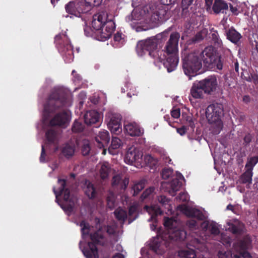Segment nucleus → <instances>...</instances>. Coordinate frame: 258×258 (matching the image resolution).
Here are the masks:
<instances>
[{"label": "nucleus", "instance_id": "nucleus-1", "mask_svg": "<svg viewBox=\"0 0 258 258\" xmlns=\"http://www.w3.org/2000/svg\"><path fill=\"white\" fill-rule=\"evenodd\" d=\"M181 60L183 71L190 79L202 69V61L209 69L216 67L217 70H222L225 65V57L219 55L211 46L206 47L202 52H188L185 50L181 52Z\"/></svg>", "mask_w": 258, "mask_h": 258}, {"label": "nucleus", "instance_id": "nucleus-2", "mask_svg": "<svg viewBox=\"0 0 258 258\" xmlns=\"http://www.w3.org/2000/svg\"><path fill=\"white\" fill-rule=\"evenodd\" d=\"M162 33H166V39L160 46L161 49L160 54L165 57L162 60L163 65L168 72L170 73L176 69L179 61L178 46L180 34L178 32L172 33L168 39V32L164 31Z\"/></svg>", "mask_w": 258, "mask_h": 258}, {"label": "nucleus", "instance_id": "nucleus-3", "mask_svg": "<svg viewBox=\"0 0 258 258\" xmlns=\"http://www.w3.org/2000/svg\"><path fill=\"white\" fill-rule=\"evenodd\" d=\"M165 33H159L155 36L148 38L146 39L139 41L136 46V51L139 56H143L146 53L155 60L162 62L165 57L160 54V47L161 44L166 39Z\"/></svg>", "mask_w": 258, "mask_h": 258}, {"label": "nucleus", "instance_id": "nucleus-4", "mask_svg": "<svg viewBox=\"0 0 258 258\" xmlns=\"http://www.w3.org/2000/svg\"><path fill=\"white\" fill-rule=\"evenodd\" d=\"M92 28L99 31L100 37L103 40L109 39L115 28L114 22L108 19V13L106 11H100L93 16Z\"/></svg>", "mask_w": 258, "mask_h": 258}, {"label": "nucleus", "instance_id": "nucleus-5", "mask_svg": "<svg viewBox=\"0 0 258 258\" xmlns=\"http://www.w3.org/2000/svg\"><path fill=\"white\" fill-rule=\"evenodd\" d=\"M70 101V94L68 92L61 88L55 89L49 96L44 110L49 113L54 112L60 107L69 105Z\"/></svg>", "mask_w": 258, "mask_h": 258}, {"label": "nucleus", "instance_id": "nucleus-6", "mask_svg": "<svg viewBox=\"0 0 258 258\" xmlns=\"http://www.w3.org/2000/svg\"><path fill=\"white\" fill-rule=\"evenodd\" d=\"M223 114L222 104L214 103L209 105L206 110V116L210 124H215L218 128V133L222 127L221 117Z\"/></svg>", "mask_w": 258, "mask_h": 258}, {"label": "nucleus", "instance_id": "nucleus-7", "mask_svg": "<svg viewBox=\"0 0 258 258\" xmlns=\"http://www.w3.org/2000/svg\"><path fill=\"white\" fill-rule=\"evenodd\" d=\"M90 236L91 241L88 242V248L83 250V253L87 258H99L97 245L101 244L104 236L99 231L91 233Z\"/></svg>", "mask_w": 258, "mask_h": 258}, {"label": "nucleus", "instance_id": "nucleus-8", "mask_svg": "<svg viewBox=\"0 0 258 258\" xmlns=\"http://www.w3.org/2000/svg\"><path fill=\"white\" fill-rule=\"evenodd\" d=\"M252 238L249 234H246L237 239L233 243L234 249L241 254L243 258H252L248 250L252 248Z\"/></svg>", "mask_w": 258, "mask_h": 258}, {"label": "nucleus", "instance_id": "nucleus-9", "mask_svg": "<svg viewBox=\"0 0 258 258\" xmlns=\"http://www.w3.org/2000/svg\"><path fill=\"white\" fill-rule=\"evenodd\" d=\"M121 115L117 112L109 111L106 113L105 121L112 133L117 135L121 132Z\"/></svg>", "mask_w": 258, "mask_h": 258}, {"label": "nucleus", "instance_id": "nucleus-10", "mask_svg": "<svg viewBox=\"0 0 258 258\" xmlns=\"http://www.w3.org/2000/svg\"><path fill=\"white\" fill-rule=\"evenodd\" d=\"M55 42L58 51L62 55L71 58L74 55L73 47L66 34H58L55 37Z\"/></svg>", "mask_w": 258, "mask_h": 258}, {"label": "nucleus", "instance_id": "nucleus-11", "mask_svg": "<svg viewBox=\"0 0 258 258\" xmlns=\"http://www.w3.org/2000/svg\"><path fill=\"white\" fill-rule=\"evenodd\" d=\"M64 9L69 15L80 17L82 14L88 13L82 0H73L65 5Z\"/></svg>", "mask_w": 258, "mask_h": 258}, {"label": "nucleus", "instance_id": "nucleus-12", "mask_svg": "<svg viewBox=\"0 0 258 258\" xmlns=\"http://www.w3.org/2000/svg\"><path fill=\"white\" fill-rule=\"evenodd\" d=\"M67 180L64 179H58L57 185L58 187L56 189L55 187L53 188V191L55 195L56 200H57L58 197L63 194V200L66 202L70 201V191L69 188L66 187Z\"/></svg>", "mask_w": 258, "mask_h": 258}, {"label": "nucleus", "instance_id": "nucleus-13", "mask_svg": "<svg viewBox=\"0 0 258 258\" xmlns=\"http://www.w3.org/2000/svg\"><path fill=\"white\" fill-rule=\"evenodd\" d=\"M69 116L68 113L63 111L56 113L54 117L50 119L49 124L51 126L66 127L69 123Z\"/></svg>", "mask_w": 258, "mask_h": 258}, {"label": "nucleus", "instance_id": "nucleus-14", "mask_svg": "<svg viewBox=\"0 0 258 258\" xmlns=\"http://www.w3.org/2000/svg\"><path fill=\"white\" fill-rule=\"evenodd\" d=\"M178 209L188 217H193L198 220H204L205 216L202 211L196 208H192L186 205H180Z\"/></svg>", "mask_w": 258, "mask_h": 258}, {"label": "nucleus", "instance_id": "nucleus-15", "mask_svg": "<svg viewBox=\"0 0 258 258\" xmlns=\"http://www.w3.org/2000/svg\"><path fill=\"white\" fill-rule=\"evenodd\" d=\"M206 94H210L215 91L217 86V81L215 76H210L200 81Z\"/></svg>", "mask_w": 258, "mask_h": 258}, {"label": "nucleus", "instance_id": "nucleus-16", "mask_svg": "<svg viewBox=\"0 0 258 258\" xmlns=\"http://www.w3.org/2000/svg\"><path fill=\"white\" fill-rule=\"evenodd\" d=\"M142 156V155L139 150L134 147H131L127 149L124 160L126 164L132 165L140 159Z\"/></svg>", "mask_w": 258, "mask_h": 258}, {"label": "nucleus", "instance_id": "nucleus-17", "mask_svg": "<svg viewBox=\"0 0 258 258\" xmlns=\"http://www.w3.org/2000/svg\"><path fill=\"white\" fill-rule=\"evenodd\" d=\"M96 146L99 148L107 147L110 141V136L107 131H100L98 134L95 137Z\"/></svg>", "mask_w": 258, "mask_h": 258}, {"label": "nucleus", "instance_id": "nucleus-18", "mask_svg": "<svg viewBox=\"0 0 258 258\" xmlns=\"http://www.w3.org/2000/svg\"><path fill=\"white\" fill-rule=\"evenodd\" d=\"M124 128L126 133L131 136H141L144 133L139 125L135 122L128 123L124 125Z\"/></svg>", "mask_w": 258, "mask_h": 258}, {"label": "nucleus", "instance_id": "nucleus-19", "mask_svg": "<svg viewBox=\"0 0 258 258\" xmlns=\"http://www.w3.org/2000/svg\"><path fill=\"white\" fill-rule=\"evenodd\" d=\"M229 230L233 234L241 235L246 232V228L243 223L236 221L229 225Z\"/></svg>", "mask_w": 258, "mask_h": 258}, {"label": "nucleus", "instance_id": "nucleus-20", "mask_svg": "<svg viewBox=\"0 0 258 258\" xmlns=\"http://www.w3.org/2000/svg\"><path fill=\"white\" fill-rule=\"evenodd\" d=\"M204 94L206 93L200 81L192 84L190 89V94L194 98H203Z\"/></svg>", "mask_w": 258, "mask_h": 258}, {"label": "nucleus", "instance_id": "nucleus-21", "mask_svg": "<svg viewBox=\"0 0 258 258\" xmlns=\"http://www.w3.org/2000/svg\"><path fill=\"white\" fill-rule=\"evenodd\" d=\"M84 121L87 125H92L99 121V114L95 110L87 111L84 115Z\"/></svg>", "mask_w": 258, "mask_h": 258}, {"label": "nucleus", "instance_id": "nucleus-22", "mask_svg": "<svg viewBox=\"0 0 258 258\" xmlns=\"http://www.w3.org/2000/svg\"><path fill=\"white\" fill-rule=\"evenodd\" d=\"M226 34L227 39L235 44H237L242 38L241 35L233 27L226 31Z\"/></svg>", "mask_w": 258, "mask_h": 258}, {"label": "nucleus", "instance_id": "nucleus-23", "mask_svg": "<svg viewBox=\"0 0 258 258\" xmlns=\"http://www.w3.org/2000/svg\"><path fill=\"white\" fill-rule=\"evenodd\" d=\"M76 146L74 142L70 141L63 145L61 152L67 158L72 157L75 152Z\"/></svg>", "mask_w": 258, "mask_h": 258}, {"label": "nucleus", "instance_id": "nucleus-24", "mask_svg": "<svg viewBox=\"0 0 258 258\" xmlns=\"http://www.w3.org/2000/svg\"><path fill=\"white\" fill-rule=\"evenodd\" d=\"M166 11L165 10H160L155 11L151 15L150 20L153 23L158 24L165 19Z\"/></svg>", "mask_w": 258, "mask_h": 258}, {"label": "nucleus", "instance_id": "nucleus-25", "mask_svg": "<svg viewBox=\"0 0 258 258\" xmlns=\"http://www.w3.org/2000/svg\"><path fill=\"white\" fill-rule=\"evenodd\" d=\"M128 182V178H125L124 179H122L119 175L114 176L112 179V185H118L121 189H125L126 188Z\"/></svg>", "mask_w": 258, "mask_h": 258}, {"label": "nucleus", "instance_id": "nucleus-26", "mask_svg": "<svg viewBox=\"0 0 258 258\" xmlns=\"http://www.w3.org/2000/svg\"><path fill=\"white\" fill-rule=\"evenodd\" d=\"M169 237L175 241H183L186 237V232L183 229L173 230Z\"/></svg>", "mask_w": 258, "mask_h": 258}, {"label": "nucleus", "instance_id": "nucleus-27", "mask_svg": "<svg viewBox=\"0 0 258 258\" xmlns=\"http://www.w3.org/2000/svg\"><path fill=\"white\" fill-rule=\"evenodd\" d=\"M213 10L215 14L223 12V10L228 9V4L222 0H215L213 5Z\"/></svg>", "mask_w": 258, "mask_h": 258}, {"label": "nucleus", "instance_id": "nucleus-28", "mask_svg": "<svg viewBox=\"0 0 258 258\" xmlns=\"http://www.w3.org/2000/svg\"><path fill=\"white\" fill-rule=\"evenodd\" d=\"M86 187L85 189V193L86 195L90 199H94L97 194L96 188L94 185L90 181H86Z\"/></svg>", "mask_w": 258, "mask_h": 258}, {"label": "nucleus", "instance_id": "nucleus-29", "mask_svg": "<svg viewBox=\"0 0 258 258\" xmlns=\"http://www.w3.org/2000/svg\"><path fill=\"white\" fill-rule=\"evenodd\" d=\"M252 171L246 169L245 171L241 175L240 182L243 184H250L252 182Z\"/></svg>", "mask_w": 258, "mask_h": 258}, {"label": "nucleus", "instance_id": "nucleus-30", "mask_svg": "<svg viewBox=\"0 0 258 258\" xmlns=\"http://www.w3.org/2000/svg\"><path fill=\"white\" fill-rule=\"evenodd\" d=\"M45 137L49 143L54 144L56 141L57 132L53 129H48L45 133Z\"/></svg>", "mask_w": 258, "mask_h": 258}, {"label": "nucleus", "instance_id": "nucleus-31", "mask_svg": "<svg viewBox=\"0 0 258 258\" xmlns=\"http://www.w3.org/2000/svg\"><path fill=\"white\" fill-rule=\"evenodd\" d=\"M114 214L117 220L122 222H124L127 219V215L126 211L120 208L116 209L114 212Z\"/></svg>", "mask_w": 258, "mask_h": 258}, {"label": "nucleus", "instance_id": "nucleus-32", "mask_svg": "<svg viewBox=\"0 0 258 258\" xmlns=\"http://www.w3.org/2000/svg\"><path fill=\"white\" fill-rule=\"evenodd\" d=\"M82 1L89 12L94 7L99 6L102 0H82Z\"/></svg>", "mask_w": 258, "mask_h": 258}, {"label": "nucleus", "instance_id": "nucleus-33", "mask_svg": "<svg viewBox=\"0 0 258 258\" xmlns=\"http://www.w3.org/2000/svg\"><path fill=\"white\" fill-rule=\"evenodd\" d=\"M181 185L182 183L178 179H173L170 183L171 190L169 191L170 194L174 196L175 192L180 189Z\"/></svg>", "mask_w": 258, "mask_h": 258}, {"label": "nucleus", "instance_id": "nucleus-34", "mask_svg": "<svg viewBox=\"0 0 258 258\" xmlns=\"http://www.w3.org/2000/svg\"><path fill=\"white\" fill-rule=\"evenodd\" d=\"M145 208L150 214H152V218H153L154 217H156L159 215H162L163 213V212L160 208L156 207L155 206L151 207L146 206Z\"/></svg>", "mask_w": 258, "mask_h": 258}, {"label": "nucleus", "instance_id": "nucleus-35", "mask_svg": "<svg viewBox=\"0 0 258 258\" xmlns=\"http://www.w3.org/2000/svg\"><path fill=\"white\" fill-rule=\"evenodd\" d=\"M84 128L85 126L82 122L75 120L72 125V131L74 133H79L83 132Z\"/></svg>", "mask_w": 258, "mask_h": 258}, {"label": "nucleus", "instance_id": "nucleus-36", "mask_svg": "<svg viewBox=\"0 0 258 258\" xmlns=\"http://www.w3.org/2000/svg\"><path fill=\"white\" fill-rule=\"evenodd\" d=\"M177 225V221L172 218L165 217L164 219V225L165 227L174 229Z\"/></svg>", "mask_w": 258, "mask_h": 258}, {"label": "nucleus", "instance_id": "nucleus-37", "mask_svg": "<svg viewBox=\"0 0 258 258\" xmlns=\"http://www.w3.org/2000/svg\"><path fill=\"white\" fill-rule=\"evenodd\" d=\"M258 162V155L251 157L248 159L245 165V168L252 171L254 166Z\"/></svg>", "mask_w": 258, "mask_h": 258}, {"label": "nucleus", "instance_id": "nucleus-38", "mask_svg": "<svg viewBox=\"0 0 258 258\" xmlns=\"http://www.w3.org/2000/svg\"><path fill=\"white\" fill-rule=\"evenodd\" d=\"M207 31L202 30L198 32L192 38V41L194 43L199 42L203 40L207 36Z\"/></svg>", "mask_w": 258, "mask_h": 258}, {"label": "nucleus", "instance_id": "nucleus-39", "mask_svg": "<svg viewBox=\"0 0 258 258\" xmlns=\"http://www.w3.org/2000/svg\"><path fill=\"white\" fill-rule=\"evenodd\" d=\"M91 150L90 142L87 140H84L82 142L81 152L83 156L89 155Z\"/></svg>", "mask_w": 258, "mask_h": 258}, {"label": "nucleus", "instance_id": "nucleus-40", "mask_svg": "<svg viewBox=\"0 0 258 258\" xmlns=\"http://www.w3.org/2000/svg\"><path fill=\"white\" fill-rule=\"evenodd\" d=\"M183 120L185 121V123L187 124L192 129L195 127V122L192 115H187L186 114H182Z\"/></svg>", "mask_w": 258, "mask_h": 258}, {"label": "nucleus", "instance_id": "nucleus-41", "mask_svg": "<svg viewBox=\"0 0 258 258\" xmlns=\"http://www.w3.org/2000/svg\"><path fill=\"white\" fill-rule=\"evenodd\" d=\"M137 210L138 208L136 205H134L130 207L128 209L129 223H131L132 221H133L137 218V215L134 217H132L134 215V214H136L137 212Z\"/></svg>", "mask_w": 258, "mask_h": 258}, {"label": "nucleus", "instance_id": "nucleus-42", "mask_svg": "<svg viewBox=\"0 0 258 258\" xmlns=\"http://www.w3.org/2000/svg\"><path fill=\"white\" fill-rule=\"evenodd\" d=\"M121 141L117 137H112L110 146L109 148V151H110V148L112 149H118L121 145Z\"/></svg>", "mask_w": 258, "mask_h": 258}, {"label": "nucleus", "instance_id": "nucleus-43", "mask_svg": "<svg viewBox=\"0 0 258 258\" xmlns=\"http://www.w3.org/2000/svg\"><path fill=\"white\" fill-rule=\"evenodd\" d=\"M110 168L108 165L103 164L100 170V174L101 178L104 179L108 177L109 173L110 172Z\"/></svg>", "mask_w": 258, "mask_h": 258}, {"label": "nucleus", "instance_id": "nucleus-44", "mask_svg": "<svg viewBox=\"0 0 258 258\" xmlns=\"http://www.w3.org/2000/svg\"><path fill=\"white\" fill-rule=\"evenodd\" d=\"M81 228V232L83 235H88L89 234V225L85 221H82L80 224Z\"/></svg>", "mask_w": 258, "mask_h": 258}, {"label": "nucleus", "instance_id": "nucleus-45", "mask_svg": "<svg viewBox=\"0 0 258 258\" xmlns=\"http://www.w3.org/2000/svg\"><path fill=\"white\" fill-rule=\"evenodd\" d=\"M155 190L154 187H150L148 188H147L141 195V200L143 201L145 199H147L149 196L152 194Z\"/></svg>", "mask_w": 258, "mask_h": 258}, {"label": "nucleus", "instance_id": "nucleus-46", "mask_svg": "<svg viewBox=\"0 0 258 258\" xmlns=\"http://www.w3.org/2000/svg\"><path fill=\"white\" fill-rule=\"evenodd\" d=\"M144 188V182L140 181L137 184H135L133 186L134 191V196L137 195L140 191H141Z\"/></svg>", "mask_w": 258, "mask_h": 258}, {"label": "nucleus", "instance_id": "nucleus-47", "mask_svg": "<svg viewBox=\"0 0 258 258\" xmlns=\"http://www.w3.org/2000/svg\"><path fill=\"white\" fill-rule=\"evenodd\" d=\"M173 173L172 169L170 168L164 169L162 172V177L163 179H167L169 178Z\"/></svg>", "mask_w": 258, "mask_h": 258}, {"label": "nucleus", "instance_id": "nucleus-48", "mask_svg": "<svg viewBox=\"0 0 258 258\" xmlns=\"http://www.w3.org/2000/svg\"><path fill=\"white\" fill-rule=\"evenodd\" d=\"M209 230L211 233L214 235H218L220 233V230L215 223H211L209 226Z\"/></svg>", "mask_w": 258, "mask_h": 258}, {"label": "nucleus", "instance_id": "nucleus-49", "mask_svg": "<svg viewBox=\"0 0 258 258\" xmlns=\"http://www.w3.org/2000/svg\"><path fill=\"white\" fill-rule=\"evenodd\" d=\"M252 140V136L249 133L247 134L243 138V145L247 146L251 142Z\"/></svg>", "mask_w": 258, "mask_h": 258}, {"label": "nucleus", "instance_id": "nucleus-50", "mask_svg": "<svg viewBox=\"0 0 258 258\" xmlns=\"http://www.w3.org/2000/svg\"><path fill=\"white\" fill-rule=\"evenodd\" d=\"M177 199L179 200L180 201L184 202L188 201V197L187 194L181 192L177 196Z\"/></svg>", "mask_w": 258, "mask_h": 258}, {"label": "nucleus", "instance_id": "nucleus-51", "mask_svg": "<svg viewBox=\"0 0 258 258\" xmlns=\"http://www.w3.org/2000/svg\"><path fill=\"white\" fill-rule=\"evenodd\" d=\"M158 200L159 202L162 205H168L170 201L165 196H160L158 197Z\"/></svg>", "mask_w": 258, "mask_h": 258}, {"label": "nucleus", "instance_id": "nucleus-52", "mask_svg": "<svg viewBox=\"0 0 258 258\" xmlns=\"http://www.w3.org/2000/svg\"><path fill=\"white\" fill-rule=\"evenodd\" d=\"M171 115L174 118H178L180 115V110L179 108L172 109L171 111Z\"/></svg>", "mask_w": 258, "mask_h": 258}, {"label": "nucleus", "instance_id": "nucleus-53", "mask_svg": "<svg viewBox=\"0 0 258 258\" xmlns=\"http://www.w3.org/2000/svg\"><path fill=\"white\" fill-rule=\"evenodd\" d=\"M194 0H182L181 2L182 8H188L193 3Z\"/></svg>", "mask_w": 258, "mask_h": 258}, {"label": "nucleus", "instance_id": "nucleus-54", "mask_svg": "<svg viewBox=\"0 0 258 258\" xmlns=\"http://www.w3.org/2000/svg\"><path fill=\"white\" fill-rule=\"evenodd\" d=\"M218 258H229V254L225 251L219 250L218 253Z\"/></svg>", "mask_w": 258, "mask_h": 258}, {"label": "nucleus", "instance_id": "nucleus-55", "mask_svg": "<svg viewBox=\"0 0 258 258\" xmlns=\"http://www.w3.org/2000/svg\"><path fill=\"white\" fill-rule=\"evenodd\" d=\"M177 132L181 136H183L185 134L186 131H187V127L183 125L180 128H177Z\"/></svg>", "mask_w": 258, "mask_h": 258}, {"label": "nucleus", "instance_id": "nucleus-56", "mask_svg": "<svg viewBox=\"0 0 258 258\" xmlns=\"http://www.w3.org/2000/svg\"><path fill=\"white\" fill-rule=\"evenodd\" d=\"M45 156L46 154L44 149V147L43 145H42L41 153L40 157V161L41 162H44L45 161Z\"/></svg>", "mask_w": 258, "mask_h": 258}, {"label": "nucleus", "instance_id": "nucleus-57", "mask_svg": "<svg viewBox=\"0 0 258 258\" xmlns=\"http://www.w3.org/2000/svg\"><path fill=\"white\" fill-rule=\"evenodd\" d=\"M122 40V33L117 32L114 36V40L116 42H120Z\"/></svg>", "mask_w": 258, "mask_h": 258}, {"label": "nucleus", "instance_id": "nucleus-58", "mask_svg": "<svg viewBox=\"0 0 258 258\" xmlns=\"http://www.w3.org/2000/svg\"><path fill=\"white\" fill-rule=\"evenodd\" d=\"M177 0H160L161 3L163 5H170L174 4Z\"/></svg>", "mask_w": 258, "mask_h": 258}, {"label": "nucleus", "instance_id": "nucleus-59", "mask_svg": "<svg viewBox=\"0 0 258 258\" xmlns=\"http://www.w3.org/2000/svg\"><path fill=\"white\" fill-rule=\"evenodd\" d=\"M72 74L75 78V82H79L82 79L81 76L77 74L75 70H73L72 72Z\"/></svg>", "mask_w": 258, "mask_h": 258}, {"label": "nucleus", "instance_id": "nucleus-60", "mask_svg": "<svg viewBox=\"0 0 258 258\" xmlns=\"http://www.w3.org/2000/svg\"><path fill=\"white\" fill-rule=\"evenodd\" d=\"M182 16L183 18H186L189 16V11L188 10V8H182Z\"/></svg>", "mask_w": 258, "mask_h": 258}, {"label": "nucleus", "instance_id": "nucleus-61", "mask_svg": "<svg viewBox=\"0 0 258 258\" xmlns=\"http://www.w3.org/2000/svg\"><path fill=\"white\" fill-rule=\"evenodd\" d=\"M242 101L246 104L248 103L250 101V97L249 95H244L242 98Z\"/></svg>", "mask_w": 258, "mask_h": 258}, {"label": "nucleus", "instance_id": "nucleus-62", "mask_svg": "<svg viewBox=\"0 0 258 258\" xmlns=\"http://www.w3.org/2000/svg\"><path fill=\"white\" fill-rule=\"evenodd\" d=\"M107 233L110 235H112L115 233L114 230L110 226H108L107 227Z\"/></svg>", "mask_w": 258, "mask_h": 258}, {"label": "nucleus", "instance_id": "nucleus-63", "mask_svg": "<svg viewBox=\"0 0 258 258\" xmlns=\"http://www.w3.org/2000/svg\"><path fill=\"white\" fill-rule=\"evenodd\" d=\"M230 10L234 14L237 15V8L236 7H233L231 4L230 5Z\"/></svg>", "mask_w": 258, "mask_h": 258}, {"label": "nucleus", "instance_id": "nucleus-64", "mask_svg": "<svg viewBox=\"0 0 258 258\" xmlns=\"http://www.w3.org/2000/svg\"><path fill=\"white\" fill-rule=\"evenodd\" d=\"M112 258H124L123 254L120 253H115Z\"/></svg>", "mask_w": 258, "mask_h": 258}]
</instances>
